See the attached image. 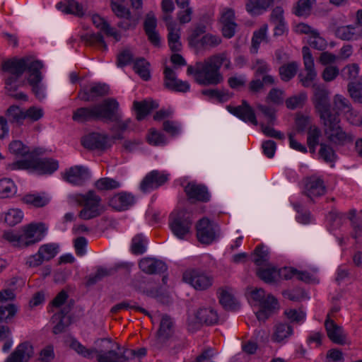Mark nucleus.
Listing matches in <instances>:
<instances>
[{
    "label": "nucleus",
    "instance_id": "1a4fd4ad",
    "mask_svg": "<svg viewBox=\"0 0 362 362\" xmlns=\"http://www.w3.org/2000/svg\"><path fill=\"white\" fill-rule=\"evenodd\" d=\"M196 228L197 238L202 244H211L219 237V226L207 218L200 219Z\"/></svg>",
    "mask_w": 362,
    "mask_h": 362
},
{
    "label": "nucleus",
    "instance_id": "a19ab883",
    "mask_svg": "<svg viewBox=\"0 0 362 362\" xmlns=\"http://www.w3.org/2000/svg\"><path fill=\"white\" fill-rule=\"evenodd\" d=\"M298 70V64L291 62L279 67V75L282 81H288L294 77Z\"/></svg>",
    "mask_w": 362,
    "mask_h": 362
},
{
    "label": "nucleus",
    "instance_id": "7c9ffc66",
    "mask_svg": "<svg viewBox=\"0 0 362 362\" xmlns=\"http://www.w3.org/2000/svg\"><path fill=\"white\" fill-rule=\"evenodd\" d=\"M274 0H247L245 8L252 16H258L273 4Z\"/></svg>",
    "mask_w": 362,
    "mask_h": 362
},
{
    "label": "nucleus",
    "instance_id": "0eeeda50",
    "mask_svg": "<svg viewBox=\"0 0 362 362\" xmlns=\"http://www.w3.org/2000/svg\"><path fill=\"white\" fill-rule=\"evenodd\" d=\"M314 94L313 102L320 120L332 115L335 112L332 111L329 100V92L325 86L321 84H313Z\"/></svg>",
    "mask_w": 362,
    "mask_h": 362
},
{
    "label": "nucleus",
    "instance_id": "39448f33",
    "mask_svg": "<svg viewBox=\"0 0 362 362\" xmlns=\"http://www.w3.org/2000/svg\"><path fill=\"white\" fill-rule=\"evenodd\" d=\"M324 127V133L327 140L337 146H344L354 141V136L345 132L341 126L339 113L335 111L332 115H329L321 120Z\"/></svg>",
    "mask_w": 362,
    "mask_h": 362
},
{
    "label": "nucleus",
    "instance_id": "ddd939ff",
    "mask_svg": "<svg viewBox=\"0 0 362 362\" xmlns=\"http://www.w3.org/2000/svg\"><path fill=\"white\" fill-rule=\"evenodd\" d=\"M183 279L195 289L200 291L209 288L212 285L214 280L211 276L197 269L185 272Z\"/></svg>",
    "mask_w": 362,
    "mask_h": 362
},
{
    "label": "nucleus",
    "instance_id": "774afa93",
    "mask_svg": "<svg viewBox=\"0 0 362 362\" xmlns=\"http://www.w3.org/2000/svg\"><path fill=\"white\" fill-rule=\"evenodd\" d=\"M259 305L261 308L272 313L275 310L279 309V304L276 298L271 294L267 295V296L259 303Z\"/></svg>",
    "mask_w": 362,
    "mask_h": 362
},
{
    "label": "nucleus",
    "instance_id": "a878e982",
    "mask_svg": "<svg viewBox=\"0 0 362 362\" xmlns=\"http://www.w3.org/2000/svg\"><path fill=\"white\" fill-rule=\"evenodd\" d=\"M167 180V176L164 174H161L157 170H153L142 180L140 187L142 191L146 192L158 188L163 185Z\"/></svg>",
    "mask_w": 362,
    "mask_h": 362
},
{
    "label": "nucleus",
    "instance_id": "338daca9",
    "mask_svg": "<svg viewBox=\"0 0 362 362\" xmlns=\"http://www.w3.org/2000/svg\"><path fill=\"white\" fill-rule=\"evenodd\" d=\"M145 239L142 235H136L132 239V252L135 255H141L145 250Z\"/></svg>",
    "mask_w": 362,
    "mask_h": 362
},
{
    "label": "nucleus",
    "instance_id": "8fccbe9b",
    "mask_svg": "<svg viewBox=\"0 0 362 362\" xmlns=\"http://www.w3.org/2000/svg\"><path fill=\"white\" fill-rule=\"evenodd\" d=\"M95 187L100 191L111 190L118 188L119 183L114 179L103 177L98 180L95 182Z\"/></svg>",
    "mask_w": 362,
    "mask_h": 362
},
{
    "label": "nucleus",
    "instance_id": "a211bd4d",
    "mask_svg": "<svg viewBox=\"0 0 362 362\" xmlns=\"http://www.w3.org/2000/svg\"><path fill=\"white\" fill-rule=\"evenodd\" d=\"M81 144L86 148L90 150H102L108 148L110 145L108 144L107 135L100 134L93 132L81 139Z\"/></svg>",
    "mask_w": 362,
    "mask_h": 362
},
{
    "label": "nucleus",
    "instance_id": "2f4dec72",
    "mask_svg": "<svg viewBox=\"0 0 362 362\" xmlns=\"http://www.w3.org/2000/svg\"><path fill=\"white\" fill-rule=\"evenodd\" d=\"M57 8L67 14H74L81 17L83 16V6L74 0H66L59 2Z\"/></svg>",
    "mask_w": 362,
    "mask_h": 362
},
{
    "label": "nucleus",
    "instance_id": "9b49d317",
    "mask_svg": "<svg viewBox=\"0 0 362 362\" xmlns=\"http://www.w3.org/2000/svg\"><path fill=\"white\" fill-rule=\"evenodd\" d=\"M174 322L168 315H163L160 320L159 329L156 332L153 346L158 349L168 345V341L174 334Z\"/></svg>",
    "mask_w": 362,
    "mask_h": 362
},
{
    "label": "nucleus",
    "instance_id": "393cba45",
    "mask_svg": "<svg viewBox=\"0 0 362 362\" xmlns=\"http://www.w3.org/2000/svg\"><path fill=\"white\" fill-rule=\"evenodd\" d=\"M139 266L142 272L148 274H162L167 270L165 262L155 258H143L140 260Z\"/></svg>",
    "mask_w": 362,
    "mask_h": 362
},
{
    "label": "nucleus",
    "instance_id": "9d476101",
    "mask_svg": "<svg viewBox=\"0 0 362 362\" xmlns=\"http://www.w3.org/2000/svg\"><path fill=\"white\" fill-rule=\"evenodd\" d=\"M95 107L98 120L107 123L118 120L119 103L115 99H105L103 102L95 104Z\"/></svg>",
    "mask_w": 362,
    "mask_h": 362
},
{
    "label": "nucleus",
    "instance_id": "58836bf2",
    "mask_svg": "<svg viewBox=\"0 0 362 362\" xmlns=\"http://www.w3.org/2000/svg\"><path fill=\"white\" fill-rule=\"evenodd\" d=\"M117 272L116 268H104L100 267L95 274L90 275L86 281V286H90L101 281L104 277L112 276Z\"/></svg>",
    "mask_w": 362,
    "mask_h": 362
},
{
    "label": "nucleus",
    "instance_id": "69168bd1",
    "mask_svg": "<svg viewBox=\"0 0 362 362\" xmlns=\"http://www.w3.org/2000/svg\"><path fill=\"white\" fill-rule=\"evenodd\" d=\"M139 22V17L134 18L132 15L127 17L119 18L117 25L123 30L134 29L136 28Z\"/></svg>",
    "mask_w": 362,
    "mask_h": 362
},
{
    "label": "nucleus",
    "instance_id": "052dcab7",
    "mask_svg": "<svg viewBox=\"0 0 362 362\" xmlns=\"http://www.w3.org/2000/svg\"><path fill=\"white\" fill-rule=\"evenodd\" d=\"M206 28L204 24H198L195 26L190 35L188 37L189 45L190 46L196 47L200 43V40H198V37L206 33Z\"/></svg>",
    "mask_w": 362,
    "mask_h": 362
},
{
    "label": "nucleus",
    "instance_id": "dca6fc26",
    "mask_svg": "<svg viewBox=\"0 0 362 362\" xmlns=\"http://www.w3.org/2000/svg\"><path fill=\"white\" fill-rule=\"evenodd\" d=\"M197 322L194 325L189 322V327L191 329H198L201 325H212L218 320L216 311L211 308H201L195 313Z\"/></svg>",
    "mask_w": 362,
    "mask_h": 362
},
{
    "label": "nucleus",
    "instance_id": "603ef678",
    "mask_svg": "<svg viewBox=\"0 0 362 362\" xmlns=\"http://www.w3.org/2000/svg\"><path fill=\"white\" fill-rule=\"evenodd\" d=\"M23 218V213L22 211L18 209H11L6 214L4 219L8 225L13 226L21 222Z\"/></svg>",
    "mask_w": 362,
    "mask_h": 362
},
{
    "label": "nucleus",
    "instance_id": "e433bc0d",
    "mask_svg": "<svg viewBox=\"0 0 362 362\" xmlns=\"http://www.w3.org/2000/svg\"><path fill=\"white\" fill-rule=\"evenodd\" d=\"M293 334V327L288 323H278L274 327L272 340L281 342Z\"/></svg>",
    "mask_w": 362,
    "mask_h": 362
},
{
    "label": "nucleus",
    "instance_id": "2eb2a0df",
    "mask_svg": "<svg viewBox=\"0 0 362 362\" xmlns=\"http://www.w3.org/2000/svg\"><path fill=\"white\" fill-rule=\"evenodd\" d=\"M325 327L328 338L333 343L339 345L349 344L350 343L347 339L346 334L344 332L343 327L338 325L329 316L325 322Z\"/></svg>",
    "mask_w": 362,
    "mask_h": 362
},
{
    "label": "nucleus",
    "instance_id": "f704fd0d",
    "mask_svg": "<svg viewBox=\"0 0 362 362\" xmlns=\"http://www.w3.org/2000/svg\"><path fill=\"white\" fill-rule=\"evenodd\" d=\"M131 119H127L124 121L122 119V115L119 112L118 120H115L114 124L110 127V131L112 132V139L121 140L124 139L122 133L126 131L131 123Z\"/></svg>",
    "mask_w": 362,
    "mask_h": 362
},
{
    "label": "nucleus",
    "instance_id": "423d86ee",
    "mask_svg": "<svg viewBox=\"0 0 362 362\" xmlns=\"http://www.w3.org/2000/svg\"><path fill=\"white\" fill-rule=\"evenodd\" d=\"M36 151L30 153L28 159L18 160L9 165L11 170L33 169L42 174H52L57 170L59 165L57 160L52 158H38L34 156Z\"/></svg>",
    "mask_w": 362,
    "mask_h": 362
},
{
    "label": "nucleus",
    "instance_id": "3c124183",
    "mask_svg": "<svg viewBox=\"0 0 362 362\" xmlns=\"http://www.w3.org/2000/svg\"><path fill=\"white\" fill-rule=\"evenodd\" d=\"M315 0H299L294 7V13L298 16L309 15Z\"/></svg>",
    "mask_w": 362,
    "mask_h": 362
},
{
    "label": "nucleus",
    "instance_id": "72a5a7b5",
    "mask_svg": "<svg viewBox=\"0 0 362 362\" xmlns=\"http://www.w3.org/2000/svg\"><path fill=\"white\" fill-rule=\"evenodd\" d=\"M219 302L221 305L227 310H235L239 308V304L234 296L227 290L219 288Z\"/></svg>",
    "mask_w": 362,
    "mask_h": 362
},
{
    "label": "nucleus",
    "instance_id": "4c0bfd02",
    "mask_svg": "<svg viewBox=\"0 0 362 362\" xmlns=\"http://www.w3.org/2000/svg\"><path fill=\"white\" fill-rule=\"evenodd\" d=\"M275 83L274 77L271 75H264L262 79L252 80L248 85V88L252 93H258L264 89L265 86L273 85Z\"/></svg>",
    "mask_w": 362,
    "mask_h": 362
},
{
    "label": "nucleus",
    "instance_id": "c9c22d12",
    "mask_svg": "<svg viewBox=\"0 0 362 362\" xmlns=\"http://www.w3.org/2000/svg\"><path fill=\"white\" fill-rule=\"evenodd\" d=\"M349 219L353 228L351 237L354 239H357L361 235L362 233V211H360L359 213L356 214L355 209L350 210L349 212Z\"/></svg>",
    "mask_w": 362,
    "mask_h": 362
},
{
    "label": "nucleus",
    "instance_id": "a18cd8bd",
    "mask_svg": "<svg viewBox=\"0 0 362 362\" xmlns=\"http://www.w3.org/2000/svg\"><path fill=\"white\" fill-rule=\"evenodd\" d=\"M148 66L149 63L144 58H140L134 62V69L144 80L148 81L150 78Z\"/></svg>",
    "mask_w": 362,
    "mask_h": 362
},
{
    "label": "nucleus",
    "instance_id": "b1692460",
    "mask_svg": "<svg viewBox=\"0 0 362 362\" xmlns=\"http://www.w3.org/2000/svg\"><path fill=\"white\" fill-rule=\"evenodd\" d=\"M157 20L153 12H148L144 23V29L148 40L155 46H160V38L158 33L156 30Z\"/></svg>",
    "mask_w": 362,
    "mask_h": 362
},
{
    "label": "nucleus",
    "instance_id": "4be33fe9",
    "mask_svg": "<svg viewBox=\"0 0 362 362\" xmlns=\"http://www.w3.org/2000/svg\"><path fill=\"white\" fill-rule=\"evenodd\" d=\"M334 109L332 110L333 112L336 109L338 111L344 112L345 114H349L350 116L354 114V119L348 117V120L350 123L358 125L362 122L361 116L359 115L356 111L352 109L348 99L340 95H336L334 98Z\"/></svg>",
    "mask_w": 362,
    "mask_h": 362
},
{
    "label": "nucleus",
    "instance_id": "cd10ccee",
    "mask_svg": "<svg viewBox=\"0 0 362 362\" xmlns=\"http://www.w3.org/2000/svg\"><path fill=\"white\" fill-rule=\"evenodd\" d=\"M185 192L190 199L200 202L209 200V194L205 186L195 183H188L185 187Z\"/></svg>",
    "mask_w": 362,
    "mask_h": 362
},
{
    "label": "nucleus",
    "instance_id": "aec40b11",
    "mask_svg": "<svg viewBox=\"0 0 362 362\" xmlns=\"http://www.w3.org/2000/svg\"><path fill=\"white\" fill-rule=\"evenodd\" d=\"M90 177L88 168L81 165H75L69 168L64 173L63 178L68 182L81 185Z\"/></svg>",
    "mask_w": 362,
    "mask_h": 362
},
{
    "label": "nucleus",
    "instance_id": "4d7b16f0",
    "mask_svg": "<svg viewBox=\"0 0 362 362\" xmlns=\"http://www.w3.org/2000/svg\"><path fill=\"white\" fill-rule=\"evenodd\" d=\"M306 99V93H300L297 95H294L293 97L288 98L286 100V105L288 109L294 110L303 107Z\"/></svg>",
    "mask_w": 362,
    "mask_h": 362
},
{
    "label": "nucleus",
    "instance_id": "bb28decb",
    "mask_svg": "<svg viewBox=\"0 0 362 362\" xmlns=\"http://www.w3.org/2000/svg\"><path fill=\"white\" fill-rule=\"evenodd\" d=\"M234 20L235 13L232 8H227L221 15L222 34L226 38H231L235 33L237 24Z\"/></svg>",
    "mask_w": 362,
    "mask_h": 362
},
{
    "label": "nucleus",
    "instance_id": "37998d69",
    "mask_svg": "<svg viewBox=\"0 0 362 362\" xmlns=\"http://www.w3.org/2000/svg\"><path fill=\"white\" fill-rule=\"evenodd\" d=\"M38 251L45 261H49L58 253L59 245L57 243L45 244L40 247Z\"/></svg>",
    "mask_w": 362,
    "mask_h": 362
},
{
    "label": "nucleus",
    "instance_id": "de8ad7c7",
    "mask_svg": "<svg viewBox=\"0 0 362 362\" xmlns=\"http://www.w3.org/2000/svg\"><path fill=\"white\" fill-rule=\"evenodd\" d=\"M9 151L18 156H30L29 148L24 145L22 141L15 140L10 143L8 146Z\"/></svg>",
    "mask_w": 362,
    "mask_h": 362
},
{
    "label": "nucleus",
    "instance_id": "ea45409f",
    "mask_svg": "<svg viewBox=\"0 0 362 362\" xmlns=\"http://www.w3.org/2000/svg\"><path fill=\"white\" fill-rule=\"evenodd\" d=\"M268 25L267 24L263 25L260 28L254 32L252 38V48L251 52L252 53H257L259 49V45L262 42H268L267 37V31Z\"/></svg>",
    "mask_w": 362,
    "mask_h": 362
},
{
    "label": "nucleus",
    "instance_id": "6e6d98bb",
    "mask_svg": "<svg viewBox=\"0 0 362 362\" xmlns=\"http://www.w3.org/2000/svg\"><path fill=\"white\" fill-rule=\"evenodd\" d=\"M320 146V156L327 163L334 162L336 160L337 156L332 147L325 143H321Z\"/></svg>",
    "mask_w": 362,
    "mask_h": 362
},
{
    "label": "nucleus",
    "instance_id": "6ab92c4d",
    "mask_svg": "<svg viewBox=\"0 0 362 362\" xmlns=\"http://www.w3.org/2000/svg\"><path fill=\"white\" fill-rule=\"evenodd\" d=\"M33 345L29 341L19 344L4 362H28L33 356Z\"/></svg>",
    "mask_w": 362,
    "mask_h": 362
},
{
    "label": "nucleus",
    "instance_id": "c03bdc74",
    "mask_svg": "<svg viewBox=\"0 0 362 362\" xmlns=\"http://www.w3.org/2000/svg\"><path fill=\"white\" fill-rule=\"evenodd\" d=\"M122 309H134L136 311L141 312L144 313L145 315H147L149 317H151V315L142 307H140L136 304V303H134V304H131L128 301H122L118 304H116L111 308L110 312L112 313H117Z\"/></svg>",
    "mask_w": 362,
    "mask_h": 362
},
{
    "label": "nucleus",
    "instance_id": "79ce46f5",
    "mask_svg": "<svg viewBox=\"0 0 362 362\" xmlns=\"http://www.w3.org/2000/svg\"><path fill=\"white\" fill-rule=\"evenodd\" d=\"M16 192V187L8 178L0 180V199L8 198Z\"/></svg>",
    "mask_w": 362,
    "mask_h": 362
},
{
    "label": "nucleus",
    "instance_id": "c756f323",
    "mask_svg": "<svg viewBox=\"0 0 362 362\" xmlns=\"http://www.w3.org/2000/svg\"><path fill=\"white\" fill-rule=\"evenodd\" d=\"M134 197L130 194L119 193L110 199V205L117 211L127 209L134 204Z\"/></svg>",
    "mask_w": 362,
    "mask_h": 362
},
{
    "label": "nucleus",
    "instance_id": "0e129e2a",
    "mask_svg": "<svg viewBox=\"0 0 362 362\" xmlns=\"http://www.w3.org/2000/svg\"><path fill=\"white\" fill-rule=\"evenodd\" d=\"M175 29L168 30V44L172 52H176L181 49V42H180V35L175 32Z\"/></svg>",
    "mask_w": 362,
    "mask_h": 362
},
{
    "label": "nucleus",
    "instance_id": "f3484780",
    "mask_svg": "<svg viewBox=\"0 0 362 362\" xmlns=\"http://www.w3.org/2000/svg\"><path fill=\"white\" fill-rule=\"evenodd\" d=\"M164 86L166 88L175 91L187 93L190 88L187 81H183L177 78L176 73L170 67L164 69Z\"/></svg>",
    "mask_w": 362,
    "mask_h": 362
},
{
    "label": "nucleus",
    "instance_id": "5701e85b",
    "mask_svg": "<svg viewBox=\"0 0 362 362\" xmlns=\"http://www.w3.org/2000/svg\"><path fill=\"white\" fill-rule=\"evenodd\" d=\"M326 192L323 180L318 177H308L305 184V194L313 200V198L322 196Z\"/></svg>",
    "mask_w": 362,
    "mask_h": 362
},
{
    "label": "nucleus",
    "instance_id": "5fc2aeb1",
    "mask_svg": "<svg viewBox=\"0 0 362 362\" xmlns=\"http://www.w3.org/2000/svg\"><path fill=\"white\" fill-rule=\"evenodd\" d=\"M257 276L266 283H272L276 281L278 271L274 268H259L257 270Z\"/></svg>",
    "mask_w": 362,
    "mask_h": 362
},
{
    "label": "nucleus",
    "instance_id": "e2e57ef3",
    "mask_svg": "<svg viewBox=\"0 0 362 362\" xmlns=\"http://www.w3.org/2000/svg\"><path fill=\"white\" fill-rule=\"evenodd\" d=\"M23 202L35 207H43L48 204L49 200L40 195L27 194L23 197Z\"/></svg>",
    "mask_w": 362,
    "mask_h": 362
},
{
    "label": "nucleus",
    "instance_id": "13d9d810",
    "mask_svg": "<svg viewBox=\"0 0 362 362\" xmlns=\"http://www.w3.org/2000/svg\"><path fill=\"white\" fill-rule=\"evenodd\" d=\"M18 308L16 305L10 303L6 306H0V322H6L13 318L16 314Z\"/></svg>",
    "mask_w": 362,
    "mask_h": 362
},
{
    "label": "nucleus",
    "instance_id": "20e7f679",
    "mask_svg": "<svg viewBox=\"0 0 362 362\" xmlns=\"http://www.w3.org/2000/svg\"><path fill=\"white\" fill-rule=\"evenodd\" d=\"M68 199L69 202H76L83 206L78 213V217L81 219L90 220L100 216L103 213L101 198L93 190H89L84 194H70Z\"/></svg>",
    "mask_w": 362,
    "mask_h": 362
},
{
    "label": "nucleus",
    "instance_id": "473e14b6",
    "mask_svg": "<svg viewBox=\"0 0 362 362\" xmlns=\"http://www.w3.org/2000/svg\"><path fill=\"white\" fill-rule=\"evenodd\" d=\"M158 106V104L153 101H134L133 103V109L136 111V119L139 121L142 120L152 110L156 109Z\"/></svg>",
    "mask_w": 362,
    "mask_h": 362
},
{
    "label": "nucleus",
    "instance_id": "bf43d9fd",
    "mask_svg": "<svg viewBox=\"0 0 362 362\" xmlns=\"http://www.w3.org/2000/svg\"><path fill=\"white\" fill-rule=\"evenodd\" d=\"M264 246L263 245H259L254 250L253 262L257 266H261L266 264L269 259L268 252L267 250H264Z\"/></svg>",
    "mask_w": 362,
    "mask_h": 362
},
{
    "label": "nucleus",
    "instance_id": "49530a36",
    "mask_svg": "<svg viewBox=\"0 0 362 362\" xmlns=\"http://www.w3.org/2000/svg\"><path fill=\"white\" fill-rule=\"evenodd\" d=\"M6 115L11 122L21 124L25 119L24 112L16 105L10 106L6 110Z\"/></svg>",
    "mask_w": 362,
    "mask_h": 362
},
{
    "label": "nucleus",
    "instance_id": "f03ea898",
    "mask_svg": "<svg viewBox=\"0 0 362 362\" xmlns=\"http://www.w3.org/2000/svg\"><path fill=\"white\" fill-rule=\"evenodd\" d=\"M47 228L42 223H31L22 228V233L4 232L3 237L14 246L28 247L40 242L45 236Z\"/></svg>",
    "mask_w": 362,
    "mask_h": 362
},
{
    "label": "nucleus",
    "instance_id": "864d4df0",
    "mask_svg": "<svg viewBox=\"0 0 362 362\" xmlns=\"http://www.w3.org/2000/svg\"><path fill=\"white\" fill-rule=\"evenodd\" d=\"M348 91L352 98L362 102V80L351 81L348 84Z\"/></svg>",
    "mask_w": 362,
    "mask_h": 362
},
{
    "label": "nucleus",
    "instance_id": "4468645a",
    "mask_svg": "<svg viewBox=\"0 0 362 362\" xmlns=\"http://www.w3.org/2000/svg\"><path fill=\"white\" fill-rule=\"evenodd\" d=\"M117 349L119 350L118 352L115 350L105 351L96 349L98 362H127L129 360V355L135 354L134 350L122 349L119 344H117Z\"/></svg>",
    "mask_w": 362,
    "mask_h": 362
},
{
    "label": "nucleus",
    "instance_id": "f257e3e1",
    "mask_svg": "<svg viewBox=\"0 0 362 362\" xmlns=\"http://www.w3.org/2000/svg\"><path fill=\"white\" fill-rule=\"evenodd\" d=\"M43 64L40 61L33 60L30 57L12 58L4 61L1 64V70L6 74L5 83L9 91L17 90L19 87L25 85V80L22 78L23 74L27 72L28 83L32 86L33 93L37 98L42 96L39 86L42 81L40 69Z\"/></svg>",
    "mask_w": 362,
    "mask_h": 362
},
{
    "label": "nucleus",
    "instance_id": "412c9836",
    "mask_svg": "<svg viewBox=\"0 0 362 362\" xmlns=\"http://www.w3.org/2000/svg\"><path fill=\"white\" fill-rule=\"evenodd\" d=\"M227 110L244 122H250L254 125H257L258 124L254 110L245 100H242L241 105L236 107L228 105Z\"/></svg>",
    "mask_w": 362,
    "mask_h": 362
},
{
    "label": "nucleus",
    "instance_id": "f8f14e48",
    "mask_svg": "<svg viewBox=\"0 0 362 362\" xmlns=\"http://www.w3.org/2000/svg\"><path fill=\"white\" fill-rule=\"evenodd\" d=\"M303 64L307 74L304 76L302 73L298 74V78L305 88L313 87V81L317 77V72L314 68V59L308 47L302 48Z\"/></svg>",
    "mask_w": 362,
    "mask_h": 362
},
{
    "label": "nucleus",
    "instance_id": "09e8293b",
    "mask_svg": "<svg viewBox=\"0 0 362 362\" xmlns=\"http://www.w3.org/2000/svg\"><path fill=\"white\" fill-rule=\"evenodd\" d=\"M52 320L54 322L57 321V325L53 327L52 332L54 334H58L62 332H64L67 327L72 323L71 317H56L52 316Z\"/></svg>",
    "mask_w": 362,
    "mask_h": 362
},
{
    "label": "nucleus",
    "instance_id": "c85d7f7f",
    "mask_svg": "<svg viewBox=\"0 0 362 362\" xmlns=\"http://www.w3.org/2000/svg\"><path fill=\"white\" fill-rule=\"evenodd\" d=\"M72 119L79 123L98 121L95 105L77 108L73 113Z\"/></svg>",
    "mask_w": 362,
    "mask_h": 362
},
{
    "label": "nucleus",
    "instance_id": "6e6552de",
    "mask_svg": "<svg viewBox=\"0 0 362 362\" xmlns=\"http://www.w3.org/2000/svg\"><path fill=\"white\" fill-rule=\"evenodd\" d=\"M170 227L173 233L178 238L183 239L190 231L192 219L190 214L182 209L173 212L170 216Z\"/></svg>",
    "mask_w": 362,
    "mask_h": 362
},
{
    "label": "nucleus",
    "instance_id": "680f3d73",
    "mask_svg": "<svg viewBox=\"0 0 362 362\" xmlns=\"http://www.w3.org/2000/svg\"><path fill=\"white\" fill-rule=\"evenodd\" d=\"M308 43L311 47L317 50H323L327 46L326 41L320 36L317 31L313 32V35L308 37Z\"/></svg>",
    "mask_w": 362,
    "mask_h": 362
},
{
    "label": "nucleus",
    "instance_id": "7ed1b4c3",
    "mask_svg": "<svg viewBox=\"0 0 362 362\" xmlns=\"http://www.w3.org/2000/svg\"><path fill=\"white\" fill-rule=\"evenodd\" d=\"M226 57L223 55H214L203 62H198L197 83L202 86H216L223 81L220 68Z\"/></svg>",
    "mask_w": 362,
    "mask_h": 362
}]
</instances>
